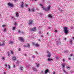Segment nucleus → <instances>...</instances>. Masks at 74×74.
Here are the masks:
<instances>
[{
  "label": "nucleus",
  "mask_w": 74,
  "mask_h": 74,
  "mask_svg": "<svg viewBox=\"0 0 74 74\" xmlns=\"http://www.w3.org/2000/svg\"><path fill=\"white\" fill-rule=\"evenodd\" d=\"M32 45H35V44L34 43V42H32Z\"/></svg>",
  "instance_id": "obj_30"
},
{
  "label": "nucleus",
  "mask_w": 74,
  "mask_h": 74,
  "mask_svg": "<svg viewBox=\"0 0 74 74\" xmlns=\"http://www.w3.org/2000/svg\"><path fill=\"white\" fill-rule=\"evenodd\" d=\"M21 49L19 48L18 49V51H21Z\"/></svg>",
  "instance_id": "obj_37"
},
{
  "label": "nucleus",
  "mask_w": 74,
  "mask_h": 74,
  "mask_svg": "<svg viewBox=\"0 0 74 74\" xmlns=\"http://www.w3.org/2000/svg\"><path fill=\"white\" fill-rule=\"evenodd\" d=\"M10 51L11 52V54H12V55H14V52L13 51L11 50Z\"/></svg>",
  "instance_id": "obj_10"
},
{
  "label": "nucleus",
  "mask_w": 74,
  "mask_h": 74,
  "mask_svg": "<svg viewBox=\"0 0 74 74\" xmlns=\"http://www.w3.org/2000/svg\"><path fill=\"white\" fill-rule=\"evenodd\" d=\"M37 0H35V1H37Z\"/></svg>",
  "instance_id": "obj_56"
},
{
  "label": "nucleus",
  "mask_w": 74,
  "mask_h": 74,
  "mask_svg": "<svg viewBox=\"0 0 74 74\" xmlns=\"http://www.w3.org/2000/svg\"><path fill=\"white\" fill-rule=\"evenodd\" d=\"M12 59L13 60H16V58L15 56H14L12 58Z\"/></svg>",
  "instance_id": "obj_7"
},
{
  "label": "nucleus",
  "mask_w": 74,
  "mask_h": 74,
  "mask_svg": "<svg viewBox=\"0 0 74 74\" xmlns=\"http://www.w3.org/2000/svg\"><path fill=\"white\" fill-rule=\"evenodd\" d=\"M69 60H71V58H68Z\"/></svg>",
  "instance_id": "obj_38"
},
{
  "label": "nucleus",
  "mask_w": 74,
  "mask_h": 74,
  "mask_svg": "<svg viewBox=\"0 0 74 74\" xmlns=\"http://www.w3.org/2000/svg\"><path fill=\"white\" fill-rule=\"evenodd\" d=\"M26 6H27V5H26Z\"/></svg>",
  "instance_id": "obj_58"
},
{
  "label": "nucleus",
  "mask_w": 74,
  "mask_h": 74,
  "mask_svg": "<svg viewBox=\"0 0 74 74\" xmlns=\"http://www.w3.org/2000/svg\"><path fill=\"white\" fill-rule=\"evenodd\" d=\"M12 18H14V17H13V16H12Z\"/></svg>",
  "instance_id": "obj_53"
},
{
  "label": "nucleus",
  "mask_w": 74,
  "mask_h": 74,
  "mask_svg": "<svg viewBox=\"0 0 74 74\" xmlns=\"http://www.w3.org/2000/svg\"><path fill=\"white\" fill-rule=\"evenodd\" d=\"M48 71H49L47 69L45 71V74H47V73L48 72Z\"/></svg>",
  "instance_id": "obj_11"
},
{
  "label": "nucleus",
  "mask_w": 74,
  "mask_h": 74,
  "mask_svg": "<svg viewBox=\"0 0 74 74\" xmlns=\"http://www.w3.org/2000/svg\"><path fill=\"white\" fill-rule=\"evenodd\" d=\"M63 71H64V73H66V71H65L64 70H63Z\"/></svg>",
  "instance_id": "obj_34"
},
{
  "label": "nucleus",
  "mask_w": 74,
  "mask_h": 74,
  "mask_svg": "<svg viewBox=\"0 0 74 74\" xmlns=\"http://www.w3.org/2000/svg\"><path fill=\"white\" fill-rule=\"evenodd\" d=\"M6 26V25H2V27H5V26Z\"/></svg>",
  "instance_id": "obj_24"
},
{
  "label": "nucleus",
  "mask_w": 74,
  "mask_h": 74,
  "mask_svg": "<svg viewBox=\"0 0 74 74\" xmlns=\"http://www.w3.org/2000/svg\"><path fill=\"white\" fill-rule=\"evenodd\" d=\"M5 45V44L3 43L2 44V45L3 46H4V45Z\"/></svg>",
  "instance_id": "obj_29"
},
{
  "label": "nucleus",
  "mask_w": 74,
  "mask_h": 74,
  "mask_svg": "<svg viewBox=\"0 0 74 74\" xmlns=\"http://www.w3.org/2000/svg\"><path fill=\"white\" fill-rule=\"evenodd\" d=\"M58 31H57V30H55L54 31V32H55L56 33H57V32Z\"/></svg>",
  "instance_id": "obj_33"
},
{
  "label": "nucleus",
  "mask_w": 74,
  "mask_h": 74,
  "mask_svg": "<svg viewBox=\"0 0 74 74\" xmlns=\"http://www.w3.org/2000/svg\"><path fill=\"white\" fill-rule=\"evenodd\" d=\"M72 42V40H70V41L69 42L70 43V44H71V42Z\"/></svg>",
  "instance_id": "obj_26"
},
{
  "label": "nucleus",
  "mask_w": 74,
  "mask_h": 74,
  "mask_svg": "<svg viewBox=\"0 0 74 74\" xmlns=\"http://www.w3.org/2000/svg\"><path fill=\"white\" fill-rule=\"evenodd\" d=\"M5 58L3 57L2 58V59H4Z\"/></svg>",
  "instance_id": "obj_43"
},
{
  "label": "nucleus",
  "mask_w": 74,
  "mask_h": 74,
  "mask_svg": "<svg viewBox=\"0 0 74 74\" xmlns=\"http://www.w3.org/2000/svg\"><path fill=\"white\" fill-rule=\"evenodd\" d=\"M48 16L49 18H52V17L51 15H49Z\"/></svg>",
  "instance_id": "obj_23"
},
{
  "label": "nucleus",
  "mask_w": 74,
  "mask_h": 74,
  "mask_svg": "<svg viewBox=\"0 0 74 74\" xmlns=\"http://www.w3.org/2000/svg\"><path fill=\"white\" fill-rule=\"evenodd\" d=\"M35 45L36 47H38V46H39V45H38V44H36Z\"/></svg>",
  "instance_id": "obj_16"
},
{
  "label": "nucleus",
  "mask_w": 74,
  "mask_h": 74,
  "mask_svg": "<svg viewBox=\"0 0 74 74\" xmlns=\"http://www.w3.org/2000/svg\"><path fill=\"white\" fill-rule=\"evenodd\" d=\"M33 70H34V71H37L36 69V68H33Z\"/></svg>",
  "instance_id": "obj_18"
},
{
  "label": "nucleus",
  "mask_w": 74,
  "mask_h": 74,
  "mask_svg": "<svg viewBox=\"0 0 74 74\" xmlns=\"http://www.w3.org/2000/svg\"><path fill=\"white\" fill-rule=\"evenodd\" d=\"M47 60L48 61H51V60H52V61H53V59H50V58H48Z\"/></svg>",
  "instance_id": "obj_14"
},
{
  "label": "nucleus",
  "mask_w": 74,
  "mask_h": 74,
  "mask_svg": "<svg viewBox=\"0 0 74 74\" xmlns=\"http://www.w3.org/2000/svg\"><path fill=\"white\" fill-rule=\"evenodd\" d=\"M64 40H66V38H64Z\"/></svg>",
  "instance_id": "obj_46"
},
{
  "label": "nucleus",
  "mask_w": 74,
  "mask_h": 74,
  "mask_svg": "<svg viewBox=\"0 0 74 74\" xmlns=\"http://www.w3.org/2000/svg\"><path fill=\"white\" fill-rule=\"evenodd\" d=\"M3 32H5L6 31H7L6 28H5L4 29V30L3 31Z\"/></svg>",
  "instance_id": "obj_20"
},
{
  "label": "nucleus",
  "mask_w": 74,
  "mask_h": 74,
  "mask_svg": "<svg viewBox=\"0 0 74 74\" xmlns=\"http://www.w3.org/2000/svg\"><path fill=\"white\" fill-rule=\"evenodd\" d=\"M36 27L33 28H31L30 29L31 31H32V32H36Z\"/></svg>",
  "instance_id": "obj_3"
},
{
  "label": "nucleus",
  "mask_w": 74,
  "mask_h": 74,
  "mask_svg": "<svg viewBox=\"0 0 74 74\" xmlns=\"http://www.w3.org/2000/svg\"><path fill=\"white\" fill-rule=\"evenodd\" d=\"M7 54L9 56H11V55H10V52H8L7 53Z\"/></svg>",
  "instance_id": "obj_13"
},
{
  "label": "nucleus",
  "mask_w": 74,
  "mask_h": 74,
  "mask_svg": "<svg viewBox=\"0 0 74 74\" xmlns=\"http://www.w3.org/2000/svg\"><path fill=\"white\" fill-rule=\"evenodd\" d=\"M25 56H26V54H25Z\"/></svg>",
  "instance_id": "obj_55"
},
{
  "label": "nucleus",
  "mask_w": 74,
  "mask_h": 74,
  "mask_svg": "<svg viewBox=\"0 0 74 74\" xmlns=\"http://www.w3.org/2000/svg\"><path fill=\"white\" fill-rule=\"evenodd\" d=\"M72 56H73V54H71L69 55V57H70V58H71Z\"/></svg>",
  "instance_id": "obj_15"
},
{
  "label": "nucleus",
  "mask_w": 74,
  "mask_h": 74,
  "mask_svg": "<svg viewBox=\"0 0 74 74\" xmlns=\"http://www.w3.org/2000/svg\"><path fill=\"white\" fill-rule=\"evenodd\" d=\"M3 42H5V41H3Z\"/></svg>",
  "instance_id": "obj_57"
},
{
  "label": "nucleus",
  "mask_w": 74,
  "mask_h": 74,
  "mask_svg": "<svg viewBox=\"0 0 74 74\" xmlns=\"http://www.w3.org/2000/svg\"><path fill=\"white\" fill-rule=\"evenodd\" d=\"M40 6H41V7H42V8L43 10H45V11H48L50 9V6H49L48 7L45 8V6H44V5L43 4H40Z\"/></svg>",
  "instance_id": "obj_1"
},
{
  "label": "nucleus",
  "mask_w": 74,
  "mask_h": 74,
  "mask_svg": "<svg viewBox=\"0 0 74 74\" xmlns=\"http://www.w3.org/2000/svg\"><path fill=\"white\" fill-rule=\"evenodd\" d=\"M24 47H26V46L25 45H24Z\"/></svg>",
  "instance_id": "obj_44"
},
{
  "label": "nucleus",
  "mask_w": 74,
  "mask_h": 74,
  "mask_svg": "<svg viewBox=\"0 0 74 74\" xmlns=\"http://www.w3.org/2000/svg\"><path fill=\"white\" fill-rule=\"evenodd\" d=\"M35 57L34 56H32V58H34Z\"/></svg>",
  "instance_id": "obj_36"
},
{
  "label": "nucleus",
  "mask_w": 74,
  "mask_h": 74,
  "mask_svg": "<svg viewBox=\"0 0 74 74\" xmlns=\"http://www.w3.org/2000/svg\"><path fill=\"white\" fill-rule=\"evenodd\" d=\"M47 34L48 35V32H47Z\"/></svg>",
  "instance_id": "obj_50"
},
{
  "label": "nucleus",
  "mask_w": 74,
  "mask_h": 74,
  "mask_svg": "<svg viewBox=\"0 0 74 74\" xmlns=\"http://www.w3.org/2000/svg\"><path fill=\"white\" fill-rule=\"evenodd\" d=\"M18 13L17 12L16 13V16L17 17H18Z\"/></svg>",
  "instance_id": "obj_21"
},
{
  "label": "nucleus",
  "mask_w": 74,
  "mask_h": 74,
  "mask_svg": "<svg viewBox=\"0 0 74 74\" xmlns=\"http://www.w3.org/2000/svg\"><path fill=\"white\" fill-rule=\"evenodd\" d=\"M36 10H38V8H36Z\"/></svg>",
  "instance_id": "obj_47"
},
{
  "label": "nucleus",
  "mask_w": 74,
  "mask_h": 74,
  "mask_svg": "<svg viewBox=\"0 0 74 74\" xmlns=\"http://www.w3.org/2000/svg\"><path fill=\"white\" fill-rule=\"evenodd\" d=\"M30 45L29 44H28L27 45V46H28V47H29V48H30Z\"/></svg>",
  "instance_id": "obj_31"
},
{
  "label": "nucleus",
  "mask_w": 74,
  "mask_h": 74,
  "mask_svg": "<svg viewBox=\"0 0 74 74\" xmlns=\"http://www.w3.org/2000/svg\"><path fill=\"white\" fill-rule=\"evenodd\" d=\"M63 28L65 34H67L68 33H69V31L67 30L68 29V27H64Z\"/></svg>",
  "instance_id": "obj_2"
},
{
  "label": "nucleus",
  "mask_w": 74,
  "mask_h": 74,
  "mask_svg": "<svg viewBox=\"0 0 74 74\" xmlns=\"http://www.w3.org/2000/svg\"><path fill=\"white\" fill-rule=\"evenodd\" d=\"M6 73L5 72H4V74H5Z\"/></svg>",
  "instance_id": "obj_54"
},
{
  "label": "nucleus",
  "mask_w": 74,
  "mask_h": 74,
  "mask_svg": "<svg viewBox=\"0 0 74 74\" xmlns=\"http://www.w3.org/2000/svg\"><path fill=\"white\" fill-rule=\"evenodd\" d=\"M21 8H23V3L22 2V4L21 5Z\"/></svg>",
  "instance_id": "obj_12"
},
{
  "label": "nucleus",
  "mask_w": 74,
  "mask_h": 74,
  "mask_svg": "<svg viewBox=\"0 0 74 74\" xmlns=\"http://www.w3.org/2000/svg\"><path fill=\"white\" fill-rule=\"evenodd\" d=\"M66 68H67V69H70V66H67L66 67Z\"/></svg>",
  "instance_id": "obj_22"
},
{
  "label": "nucleus",
  "mask_w": 74,
  "mask_h": 74,
  "mask_svg": "<svg viewBox=\"0 0 74 74\" xmlns=\"http://www.w3.org/2000/svg\"><path fill=\"white\" fill-rule=\"evenodd\" d=\"M32 10L31 9L32 11H33V12L35 11V9H33V8H32Z\"/></svg>",
  "instance_id": "obj_17"
},
{
  "label": "nucleus",
  "mask_w": 74,
  "mask_h": 74,
  "mask_svg": "<svg viewBox=\"0 0 74 74\" xmlns=\"http://www.w3.org/2000/svg\"><path fill=\"white\" fill-rule=\"evenodd\" d=\"M1 45H2V44H0V46H1Z\"/></svg>",
  "instance_id": "obj_49"
},
{
  "label": "nucleus",
  "mask_w": 74,
  "mask_h": 74,
  "mask_svg": "<svg viewBox=\"0 0 74 74\" xmlns=\"http://www.w3.org/2000/svg\"><path fill=\"white\" fill-rule=\"evenodd\" d=\"M41 37H43V36L42 35H41Z\"/></svg>",
  "instance_id": "obj_45"
},
{
  "label": "nucleus",
  "mask_w": 74,
  "mask_h": 74,
  "mask_svg": "<svg viewBox=\"0 0 74 74\" xmlns=\"http://www.w3.org/2000/svg\"><path fill=\"white\" fill-rule=\"evenodd\" d=\"M13 67H14V68H15V65H13Z\"/></svg>",
  "instance_id": "obj_42"
},
{
  "label": "nucleus",
  "mask_w": 74,
  "mask_h": 74,
  "mask_svg": "<svg viewBox=\"0 0 74 74\" xmlns=\"http://www.w3.org/2000/svg\"><path fill=\"white\" fill-rule=\"evenodd\" d=\"M39 34H41V31H40L39 32Z\"/></svg>",
  "instance_id": "obj_28"
},
{
  "label": "nucleus",
  "mask_w": 74,
  "mask_h": 74,
  "mask_svg": "<svg viewBox=\"0 0 74 74\" xmlns=\"http://www.w3.org/2000/svg\"><path fill=\"white\" fill-rule=\"evenodd\" d=\"M31 10H30V9H29L28 11H30Z\"/></svg>",
  "instance_id": "obj_40"
},
{
  "label": "nucleus",
  "mask_w": 74,
  "mask_h": 74,
  "mask_svg": "<svg viewBox=\"0 0 74 74\" xmlns=\"http://www.w3.org/2000/svg\"><path fill=\"white\" fill-rule=\"evenodd\" d=\"M24 69V66L21 67L20 68V70L21 71H22V70H23Z\"/></svg>",
  "instance_id": "obj_9"
},
{
  "label": "nucleus",
  "mask_w": 74,
  "mask_h": 74,
  "mask_svg": "<svg viewBox=\"0 0 74 74\" xmlns=\"http://www.w3.org/2000/svg\"><path fill=\"white\" fill-rule=\"evenodd\" d=\"M37 67H38L40 66V65H39V64H37Z\"/></svg>",
  "instance_id": "obj_39"
},
{
  "label": "nucleus",
  "mask_w": 74,
  "mask_h": 74,
  "mask_svg": "<svg viewBox=\"0 0 74 74\" xmlns=\"http://www.w3.org/2000/svg\"><path fill=\"white\" fill-rule=\"evenodd\" d=\"M62 67H63V68H64L65 67V64L63 63V64H62Z\"/></svg>",
  "instance_id": "obj_8"
},
{
  "label": "nucleus",
  "mask_w": 74,
  "mask_h": 74,
  "mask_svg": "<svg viewBox=\"0 0 74 74\" xmlns=\"http://www.w3.org/2000/svg\"><path fill=\"white\" fill-rule=\"evenodd\" d=\"M5 66L6 67H7V65L5 64Z\"/></svg>",
  "instance_id": "obj_52"
},
{
  "label": "nucleus",
  "mask_w": 74,
  "mask_h": 74,
  "mask_svg": "<svg viewBox=\"0 0 74 74\" xmlns=\"http://www.w3.org/2000/svg\"><path fill=\"white\" fill-rule=\"evenodd\" d=\"M13 30H15V27H14L13 29Z\"/></svg>",
  "instance_id": "obj_25"
},
{
  "label": "nucleus",
  "mask_w": 74,
  "mask_h": 74,
  "mask_svg": "<svg viewBox=\"0 0 74 74\" xmlns=\"http://www.w3.org/2000/svg\"><path fill=\"white\" fill-rule=\"evenodd\" d=\"M19 40L21 41V42H24V40L25 39L23 38L20 37L19 38Z\"/></svg>",
  "instance_id": "obj_4"
},
{
  "label": "nucleus",
  "mask_w": 74,
  "mask_h": 74,
  "mask_svg": "<svg viewBox=\"0 0 74 74\" xmlns=\"http://www.w3.org/2000/svg\"><path fill=\"white\" fill-rule=\"evenodd\" d=\"M15 25H16V23H15Z\"/></svg>",
  "instance_id": "obj_48"
},
{
  "label": "nucleus",
  "mask_w": 74,
  "mask_h": 74,
  "mask_svg": "<svg viewBox=\"0 0 74 74\" xmlns=\"http://www.w3.org/2000/svg\"><path fill=\"white\" fill-rule=\"evenodd\" d=\"M56 73L55 72H53V74H55Z\"/></svg>",
  "instance_id": "obj_41"
},
{
  "label": "nucleus",
  "mask_w": 74,
  "mask_h": 74,
  "mask_svg": "<svg viewBox=\"0 0 74 74\" xmlns=\"http://www.w3.org/2000/svg\"><path fill=\"white\" fill-rule=\"evenodd\" d=\"M33 20H31L29 21V25H32L33 24Z\"/></svg>",
  "instance_id": "obj_5"
},
{
  "label": "nucleus",
  "mask_w": 74,
  "mask_h": 74,
  "mask_svg": "<svg viewBox=\"0 0 74 74\" xmlns=\"http://www.w3.org/2000/svg\"><path fill=\"white\" fill-rule=\"evenodd\" d=\"M47 56L49 57V58L50 56H51V55H47Z\"/></svg>",
  "instance_id": "obj_32"
},
{
  "label": "nucleus",
  "mask_w": 74,
  "mask_h": 74,
  "mask_svg": "<svg viewBox=\"0 0 74 74\" xmlns=\"http://www.w3.org/2000/svg\"><path fill=\"white\" fill-rule=\"evenodd\" d=\"M63 62H64V59H63Z\"/></svg>",
  "instance_id": "obj_51"
},
{
  "label": "nucleus",
  "mask_w": 74,
  "mask_h": 74,
  "mask_svg": "<svg viewBox=\"0 0 74 74\" xmlns=\"http://www.w3.org/2000/svg\"><path fill=\"white\" fill-rule=\"evenodd\" d=\"M8 5L9 6H10V7H13V4L11 3H8Z\"/></svg>",
  "instance_id": "obj_6"
},
{
  "label": "nucleus",
  "mask_w": 74,
  "mask_h": 74,
  "mask_svg": "<svg viewBox=\"0 0 74 74\" xmlns=\"http://www.w3.org/2000/svg\"><path fill=\"white\" fill-rule=\"evenodd\" d=\"M10 44H13V42L12 41H10Z\"/></svg>",
  "instance_id": "obj_27"
},
{
  "label": "nucleus",
  "mask_w": 74,
  "mask_h": 74,
  "mask_svg": "<svg viewBox=\"0 0 74 74\" xmlns=\"http://www.w3.org/2000/svg\"><path fill=\"white\" fill-rule=\"evenodd\" d=\"M21 31L20 30L18 31V33H21Z\"/></svg>",
  "instance_id": "obj_35"
},
{
  "label": "nucleus",
  "mask_w": 74,
  "mask_h": 74,
  "mask_svg": "<svg viewBox=\"0 0 74 74\" xmlns=\"http://www.w3.org/2000/svg\"><path fill=\"white\" fill-rule=\"evenodd\" d=\"M8 67L9 69H11V67H10V66L9 65H8Z\"/></svg>",
  "instance_id": "obj_19"
}]
</instances>
